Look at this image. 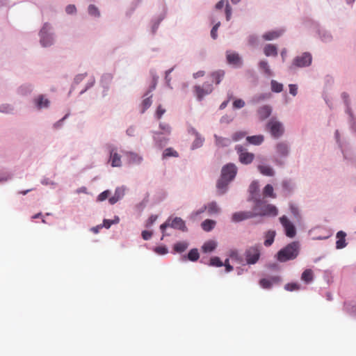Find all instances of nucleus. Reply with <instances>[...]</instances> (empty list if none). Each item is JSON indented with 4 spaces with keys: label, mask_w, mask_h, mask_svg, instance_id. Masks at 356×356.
<instances>
[{
    "label": "nucleus",
    "mask_w": 356,
    "mask_h": 356,
    "mask_svg": "<svg viewBox=\"0 0 356 356\" xmlns=\"http://www.w3.org/2000/svg\"><path fill=\"white\" fill-rule=\"evenodd\" d=\"M237 173V168L234 163H228L222 167L221 177L228 181H232Z\"/></svg>",
    "instance_id": "39448f33"
},
{
    "label": "nucleus",
    "mask_w": 356,
    "mask_h": 356,
    "mask_svg": "<svg viewBox=\"0 0 356 356\" xmlns=\"http://www.w3.org/2000/svg\"><path fill=\"white\" fill-rule=\"evenodd\" d=\"M299 252V244L297 242H292L286 247L281 249L277 254V259L280 262H285L294 259Z\"/></svg>",
    "instance_id": "f03ea898"
},
{
    "label": "nucleus",
    "mask_w": 356,
    "mask_h": 356,
    "mask_svg": "<svg viewBox=\"0 0 356 356\" xmlns=\"http://www.w3.org/2000/svg\"><path fill=\"white\" fill-rule=\"evenodd\" d=\"M224 265L225 266V270H226L227 272H230L231 270H233V267L229 264L228 259H227L225 261Z\"/></svg>",
    "instance_id": "69168bd1"
},
{
    "label": "nucleus",
    "mask_w": 356,
    "mask_h": 356,
    "mask_svg": "<svg viewBox=\"0 0 356 356\" xmlns=\"http://www.w3.org/2000/svg\"><path fill=\"white\" fill-rule=\"evenodd\" d=\"M248 43L250 45L254 46L257 43V38L254 35H250L248 38Z\"/></svg>",
    "instance_id": "680f3d73"
},
{
    "label": "nucleus",
    "mask_w": 356,
    "mask_h": 356,
    "mask_svg": "<svg viewBox=\"0 0 356 356\" xmlns=\"http://www.w3.org/2000/svg\"><path fill=\"white\" fill-rule=\"evenodd\" d=\"M277 152L282 156H286L289 153L288 145L284 143H280L277 145Z\"/></svg>",
    "instance_id": "7c9ffc66"
},
{
    "label": "nucleus",
    "mask_w": 356,
    "mask_h": 356,
    "mask_svg": "<svg viewBox=\"0 0 356 356\" xmlns=\"http://www.w3.org/2000/svg\"><path fill=\"white\" fill-rule=\"evenodd\" d=\"M312 56L311 54L305 52L300 56H298L293 60V62L289 67L290 70H293L296 67H305L312 64Z\"/></svg>",
    "instance_id": "7ed1b4c3"
},
{
    "label": "nucleus",
    "mask_w": 356,
    "mask_h": 356,
    "mask_svg": "<svg viewBox=\"0 0 356 356\" xmlns=\"http://www.w3.org/2000/svg\"><path fill=\"white\" fill-rule=\"evenodd\" d=\"M49 100L47 99H44L42 95H40L35 99V104L38 108L47 107L49 105Z\"/></svg>",
    "instance_id": "473e14b6"
},
{
    "label": "nucleus",
    "mask_w": 356,
    "mask_h": 356,
    "mask_svg": "<svg viewBox=\"0 0 356 356\" xmlns=\"http://www.w3.org/2000/svg\"><path fill=\"white\" fill-rule=\"evenodd\" d=\"M227 60L229 64L236 67H240L242 65L241 57L235 52L227 51Z\"/></svg>",
    "instance_id": "9b49d317"
},
{
    "label": "nucleus",
    "mask_w": 356,
    "mask_h": 356,
    "mask_svg": "<svg viewBox=\"0 0 356 356\" xmlns=\"http://www.w3.org/2000/svg\"><path fill=\"white\" fill-rule=\"evenodd\" d=\"M226 1H227L225 0H220L216 3V8L218 10L222 8V7L225 6V3L226 4Z\"/></svg>",
    "instance_id": "338daca9"
},
{
    "label": "nucleus",
    "mask_w": 356,
    "mask_h": 356,
    "mask_svg": "<svg viewBox=\"0 0 356 356\" xmlns=\"http://www.w3.org/2000/svg\"><path fill=\"white\" fill-rule=\"evenodd\" d=\"M314 278V273L311 269L305 270L301 276V279L306 283L311 282Z\"/></svg>",
    "instance_id": "c756f323"
},
{
    "label": "nucleus",
    "mask_w": 356,
    "mask_h": 356,
    "mask_svg": "<svg viewBox=\"0 0 356 356\" xmlns=\"http://www.w3.org/2000/svg\"><path fill=\"white\" fill-rule=\"evenodd\" d=\"M246 135L245 131H238L232 134V138L233 141L236 142L245 138Z\"/></svg>",
    "instance_id": "ea45409f"
},
{
    "label": "nucleus",
    "mask_w": 356,
    "mask_h": 356,
    "mask_svg": "<svg viewBox=\"0 0 356 356\" xmlns=\"http://www.w3.org/2000/svg\"><path fill=\"white\" fill-rule=\"evenodd\" d=\"M199 257H200V254H199L197 249L194 248L189 251L187 257L183 256L182 259L184 261H186V259H188V260H190L191 261H196L199 259Z\"/></svg>",
    "instance_id": "4be33fe9"
},
{
    "label": "nucleus",
    "mask_w": 356,
    "mask_h": 356,
    "mask_svg": "<svg viewBox=\"0 0 356 356\" xmlns=\"http://www.w3.org/2000/svg\"><path fill=\"white\" fill-rule=\"evenodd\" d=\"M259 183L256 181H252L249 187L250 197L249 201H254L255 198H259Z\"/></svg>",
    "instance_id": "ddd939ff"
},
{
    "label": "nucleus",
    "mask_w": 356,
    "mask_h": 356,
    "mask_svg": "<svg viewBox=\"0 0 356 356\" xmlns=\"http://www.w3.org/2000/svg\"><path fill=\"white\" fill-rule=\"evenodd\" d=\"M216 222L213 220L207 219L202 222V227L206 232L211 231L215 226Z\"/></svg>",
    "instance_id": "2f4dec72"
},
{
    "label": "nucleus",
    "mask_w": 356,
    "mask_h": 356,
    "mask_svg": "<svg viewBox=\"0 0 356 356\" xmlns=\"http://www.w3.org/2000/svg\"><path fill=\"white\" fill-rule=\"evenodd\" d=\"M246 140L248 143L254 145H259L264 141V136L262 135H256L252 136H247Z\"/></svg>",
    "instance_id": "aec40b11"
},
{
    "label": "nucleus",
    "mask_w": 356,
    "mask_h": 356,
    "mask_svg": "<svg viewBox=\"0 0 356 356\" xmlns=\"http://www.w3.org/2000/svg\"><path fill=\"white\" fill-rule=\"evenodd\" d=\"M275 236V232L273 230H269L266 233L264 245L270 246L273 244Z\"/></svg>",
    "instance_id": "a878e982"
},
{
    "label": "nucleus",
    "mask_w": 356,
    "mask_h": 356,
    "mask_svg": "<svg viewBox=\"0 0 356 356\" xmlns=\"http://www.w3.org/2000/svg\"><path fill=\"white\" fill-rule=\"evenodd\" d=\"M179 156L178 152L174 150L172 148L169 147L164 150L163 153V158L165 159L170 156L177 157Z\"/></svg>",
    "instance_id": "4c0bfd02"
},
{
    "label": "nucleus",
    "mask_w": 356,
    "mask_h": 356,
    "mask_svg": "<svg viewBox=\"0 0 356 356\" xmlns=\"http://www.w3.org/2000/svg\"><path fill=\"white\" fill-rule=\"evenodd\" d=\"M127 156L128 159V161L131 164L134 163H140L142 161V157L138 154L134 152H128L127 153Z\"/></svg>",
    "instance_id": "bb28decb"
},
{
    "label": "nucleus",
    "mask_w": 356,
    "mask_h": 356,
    "mask_svg": "<svg viewBox=\"0 0 356 356\" xmlns=\"http://www.w3.org/2000/svg\"><path fill=\"white\" fill-rule=\"evenodd\" d=\"M346 233L343 231H339L337 234V241L336 242V247L337 249H341L346 247Z\"/></svg>",
    "instance_id": "a211bd4d"
},
{
    "label": "nucleus",
    "mask_w": 356,
    "mask_h": 356,
    "mask_svg": "<svg viewBox=\"0 0 356 356\" xmlns=\"http://www.w3.org/2000/svg\"><path fill=\"white\" fill-rule=\"evenodd\" d=\"M282 33H283V31H282V30L270 31L268 32L265 33L262 35V38L265 40H273L278 38L280 36H281L282 35Z\"/></svg>",
    "instance_id": "2eb2a0df"
},
{
    "label": "nucleus",
    "mask_w": 356,
    "mask_h": 356,
    "mask_svg": "<svg viewBox=\"0 0 356 356\" xmlns=\"http://www.w3.org/2000/svg\"><path fill=\"white\" fill-rule=\"evenodd\" d=\"M155 252L159 254H165L168 252V250L165 247L159 246L155 248Z\"/></svg>",
    "instance_id": "bf43d9fd"
},
{
    "label": "nucleus",
    "mask_w": 356,
    "mask_h": 356,
    "mask_svg": "<svg viewBox=\"0 0 356 356\" xmlns=\"http://www.w3.org/2000/svg\"><path fill=\"white\" fill-rule=\"evenodd\" d=\"M280 221L284 228L286 235L289 238H293L296 234V227L285 216L280 217Z\"/></svg>",
    "instance_id": "423d86ee"
},
{
    "label": "nucleus",
    "mask_w": 356,
    "mask_h": 356,
    "mask_svg": "<svg viewBox=\"0 0 356 356\" xmlns=\"http://www.w3.org/2000/svg\"><path fill=\"white\" fill-rule=\"evenodd\" d=\"M285 289L287 291H295L299 289V285L296 283H289L285 285Z\"/></svg>",
    "instance_id": "8fccbe9b"
},
{
    "label": "nucleus",
    "mask_w": 356,
    "mask_h": 356,
    "mask_svg": "<svg viewBox=\"0 0 356 356\" xmlns=\"http://www.w3.org/2000/svg\"><path fill=\"white\" fill-rule=\"evenodd\" d=\"M48 27H49V25L47 24H45L41 31V33H43V31ZM40 42L43 47H48L52 44L53 38L51 36L44 35H43V33H42Z\"/></svg>",
    "instance_id": "f3484780"
},
{
    "label": "nucleus",
    "mask_w": 356,
    "mask_h": 356,
    "mask_svg": "<svg viewBox=\"0 0 356 356\" xmlns=\"http://www.w3.org/2000/svg\"><path fill=\"white\" fill-rule=\"evenodd\" d=\"M220 25V22H218L213 26V27L212 28V29L211 31V36L214 40H216L218 37L217 31H218V29Z\"/></svg>",
    "instance_id": "c03bdc74"
},
{
    "label": "nucleus",
    "mask_w": 356,
    "mask_h": 356,
    "mask_svg": "<svg viewBox=\"0 0 356 356\" xmlns=\"http://www.w3.org/2000/svg\"><path fill=\"white\" fill-rule=\"evenodd\" d=\"M170 227L174 229H177L181 231L186 230L185 222L181 218L179 217H176L172 220L170 223Z\"/></svg>",
    "instance_id": "dca6fc26"
},
{
    "label": "nucleus",
    "mask_w": 356,
    "mask_h": 356,
    "mask_svg": "<svg viewBox=\"0 0 356 356\" xmlns=\"http://www.w3.org/2000/svg\"><path fill=\"white\" fill-rule=\"evenodd\" d=\"M260 250L257 246H252L248 248L245 252V258L249 264H255L259 259Z\"/></svg>",
    "instance_id": "0eeeda50"
},
{
    "label": "nucleus",
    "mask_w": 356,
    "mask_h": 356,
    "mask_svg": "<svg viewBox=\"0 0 356 356\" xmlns=\"http://www.w3.org/2000/svg\"><path fill=\"white\" fill-rule=\"evenodd\" d=\"M108 148L110 154L111 166L120 167L122 165L121 156L118 153L117 148L112 145H108Z\"/></svg>",
    "instance_id": "1a4fd4ad"
},
{
    "label": "nucleus",
    "mask_w": 356,
    "mask_h": 356,
    "mask_svg": "<svg viewBox=\"0 0 356 356\" xmlns=\"http://www.w3.org/2000/svg\"><path fill=\"white\" fill-rule=\"evenodd\" d=\"M206 208L209 213H217L220 211L219 207L215 202L209 203Z\"/></svg>",
    "instance_id": "58836bf2"
},
{
    "label": "nucleus",
    "mask_w": 356,
    "mask_h": 356,
    "mask_svg": "<svg viewBox=\"0 0 356 356\" xmlns=\"http://www.w3.org/2000/svg\"><path fill=\"white\" fill-rule=\"evenodd\" d=\"M259 67L266 75L271 76L272 72L269 67L268 63L266 60H261L259 63Z\"/></svg>",
    "instance_id": "72a5a7b5"
},
{
    "label": "nucleus",
    "mask_w": 356,
    "mask_h": 356,
    "mask_svg": "<svg viewBox=\"0 0 356 356\" xmlns=\"http://www.w3.org/2000/svg\"><path fill=\"white\" fill-rule=\"evenodd\" d=\"M259 172L265 176H273L274 171L273 168L268 165H260L258 166Z\"/></svg>",
    "instance_id": "c85d7f7f"
},
{
    "label": "nucleus",
    "mask_w": 356,
    "mask_h": 356,
    "mask_svg": "<svg viewBox=\"0 0 356 356\" xmlns=\"http://www.w3.org/2000/svg\"><path fill=\"white\" fill-rule=\"evenodd\" d=\"M188 247V243L186 241H181L175 243L173 246V250L178 253L184 252Z\"/></svg>",
    "instance_id": "cd10ccee"
},
{
    "label": "nucleus",
    "mask_w": 356,
    "mask_h": 356,
    "mask_svg": "<svg viewBox=\"0 0 356 356\" xmlns=\"http://www.w3.org/2000/svg\"><path fill=\"white\" fill-rule=\"evenodd\" d=\"M245 106V102L241 99H237L233 102V107L234 108H241Z\"/></svg>",
    "instance_id": "49530a36"
},
{
    "label": "nucleus",
    "mask_w": 356,
    "mask_h": 356,
    "mask_svg": "<svg viewBox=\"0 0 356 356\" xmlns=\"http://www.w3.org/2000/svg\"><path fill=\"white\" fill-rule=\"evenodd\" d=\"M255 217L252 211H238L233 213L232 220L233 222H238L244 220Z\"/></svg>",
    "instance_id": "9d476101"
},
{
    "label": "nucleus",
    "mask_w": 356,
    "mask_h": 356,
    "mask_svg": "<svg viewBox=\"0 0 356 356\" xmlns=\"http://www.w3.org/2000/svg\"><path fill=\"white\" fill-rule=\"evenodd\" d=\"M268 128L269 129L271 135L274 138H279L283 134L284 128L282 124L277 120H270L268 123Z\"/></svg>",
    "instance_id": "6e6552de"
},
{
    "label": "nucleus",
    "mask_w": 356,
    "mask_h": 356,
    "mask_svg": "<svg viewBox=\"0 0 356 356\" xmlns=\"http://www.w3.org/2000/svg\"><path fill=\"white\" fill-rule=\"evenodd\" d=\"M154 140L157 145H159L160 147H162L163 146L165 145L168 141L167 138H164L163 139H159V138L156 137V136H154Z\"/></svg>",
    "instance_id": "6e6d98bb"
},
{
    "label": "nucleus",
    "mask_w": 356,
    "mask_h": 356,
    "mask_svg": "<svg viewBox=\"0 0 356 356\" xmlns=\"http://www.w3.org/2000/svg\"><path fill=\"white\" fill-rule=\"evenodd\" d=\"M212 90L211 85H208L205 88H201L199 86L195 87V92L199 100H202L205 95L210 94Z\"/></svg>",
    "instance_id": "f8f14e48"
},
{
    "label": "nucleus",
    "mask_w": 356,
    "mask_h": 356,
    "mask_svg": "<svg viewBox=\"0 0 356 356\" xmlns=\"http://www.w3.org/2000/svg\"><path fill=\"white\" fill-rule=\"evenodd\" d=\"M216 248V242H214L213 241H209L206 242L203 245L202 250L204 252H211L213 250H214Z\"/></svg>",
    "instance_id": "f704fd0d"
},
{
    "label": "nucleus",
    "mask_w": 356,
    "mask_h": 356,
    "mask_svg": "<svg viewBox=\"0 0 356 356\" xmlns=\"http://www.w3.org/2000/svg\"><path fill=\"white\" fill-rule=\"evenodd\" d=\"M290 210L293 216L297 219L299 220L300 218V214H299V210L297 207H296L293 204L290 205Z\"/></svg>",
    "instance_id": "a18cd8bd"
},
{
    "label": "nucleus",
    "mask_w": 356,
    "mask_h": 356,
    "mask_svg": "<svg viewBox=\"0 0 356 356\" xmlns=\"http://www.w3.org/2000/svg\"><path fill=\"white\" fill-rule=\"evenodd\" d=\"M225 15H226V19L227 21H229L231 18V15H232V8L231 6H229L228 1H226V5H225Z\"/></svg>",
    "instance_id": "864d4df0"
},
{
    "label": "nucleus",
    "mask_w": 356,
    "mask_h": 356,
    "mask_svg": "<svg viewBox=\"0 0 356 356\" xmlns=\"http://www.w3.org/2000/svg\"><path fill=\"white\" fill-rule=\"evenodd\" d=\"M280 277H273L270 280L268 279H261L259 282V284L261 287L264 289H270L272 286V282H279Z\"/></svg>",
    "instance_id": "5701e85b"
},
{
    "label": "nucleus",
    "mask_w": 356,
    "mask_h": 356,
    "mask_svg": "<svg viewBox=\"0 0 356 356\" xmlns=\"http://www.w3.org/2000/svg\"><path fill=\"white\" fill-rule=\"evenodd\" d=\"M165 110L162 108V106L160 105L158 106L157 109H156V117L157 118L158 120L161 119L162 115L165 113Z\"/></svg>",
    "instance_id": "5fc2aeb1"
},
{
    "label": "nucleus",
    "mask_w": 356,
    "mask_h": 356,
    "mask_svg": "<svg viewBox=\"0 0 356 356\" xmlns=\"http://www.w3.org/2000/svg\"><path fill=\"white\" fill-rule=\"evenodd\" d=\"M67 13L72 14L76 12V7L74 5H69L65 9Z\"/></svg>",
    "instance_id": "e2e57ef3"
},
{
    "label": "nucleus",
    "mask_w": 356,
    "mask_h": 356,
    "mask_svg": "<svg viewBox=\"0 0 356 356\" xmlns=\"http://www.w3.org/2000/svg\"><path fill=\"white\" fill-rule=\"evenodd\" d=\"M229 182L230 181L226 180L225 179H223L222 177L218 181L217 188L218 189L220 195H222L225 193L227 185Z\"/></svg>",
    "instance_id": "412c9836"
},
{
    "label": "nucleus",
    "mask_w": 356,
    "mask_h": 356,
    "mask_svg": "<svg viewBox=\"0 0 356 356\" xmlns=\"http://www.w3.org/2000/svg\"><path fill=\"white\" fill-rule=\"evenodd\" d=\"M253 207V213L257 216H276L277 215V209L275 206L266 204L265 201L261 198H255Z\"/></svg>",
    "instance_id": "f257e3e1"
},
{
    "label": "nucleus",
    "mask_w": 356,
    "mask_h": 356,
    "mask_svg": "<svg viewBox=\"0 0 356 356\" xmlns=\"http://www.w3.org/2000/svg\"><path fill=\"white\" fill-rule=\"evenodd\" d=\"M264 53L266 56H277V48L274 44H268L264 48Z\"/></svg>",
    "instance_id": "6ab92c4d"
},
{
    "label": "nucleus",
    "mask_w": 356,
    "mask_h": 356,
    "mask_svg": "<svg viewBox=\"0 0 356 356\" xmlns=\"http://www.w3.org/2000/svg\"><path fill=\"white\" fill-rule=\"evenodd\" d=\"M88 13L90 15L93 16H99V12L97 7H95L94 5H90L88 7Z\"/></svg>",
    "instance_id": "de8ad7c7"
},
{
    "label": "nucleus",
    "mask_w": 356,
    "mask_h": 356,
    "mask_svg": "<svg viewBox=\"0 0 356 356\" xmlns=\"http://www.w3.org/2000/svg\"><path fill=\"white\" fill-rule=\"evenodd\" d=\"M119 200L122 199L124 195V189L122 187H118L115 189V194Z\"/></svg>",
    "instance_id": "603ef678"
},
{
    "label": "nucleus",
    "mask_w": 356,
    "mask_h": 356,
    "mask_svg": "<svg viewBox=\"0 0 356 356\" xmlns=\"http://www.w3.org/2000/svg\"><path fill=\"white\" fill-rule=\"evenodd\" d=\"M159 127H160L161 129L163 130V131L161 133V134H170L171 129L168 124L161 123L159 124Z\"/></svg>",
    "instance_id": "3c124183"
},
{
    "label": "nucleus",
    "mask_w": 356,
    "mask_h": 356,
    "mask_svg": "<svg viewBox=\"0 0 356 356\" xmlns=\"http://www.w3.org/2000/svg\"><path fill=\"white\" fill-rule=\"evenodd\" d=\"M113 223H114V221L105 219L103 221V225L102 226L106 227V228H107V229H108L111 226V225L113 224Z\"/></svg>",
    "instance_id": "0e129e2a"
},
{
    "label": "nucleus",
    "mask_w": 356,
    "mask_h": 356,
    "mask_svg": "<svg viewBox=\"0 0 356 356\" xmlns=\"http://www.w3.org/2000/svg\"><path fill=\"white\" fill-rule=\"evenodd\" d=\"M110 193H111L108 190L104 191L98 195L97 200L102 202L106 200L108 197Z\"/></svg>",
    "instance_id": "09e8293b"
},
{
    "label": "nucleus",
    "mask_w": 356,
    "mask_h": 356,
    "mask_svg": "<svg viewBox=\"0 0 356 356\" xmlns=\"http://www.w3.org/2000/svg\"><path fill=\"white\" fill-rule=\"evenodd\" d=\"M119 200H120L118 197H116L115 195L108 199V202L111 204H114Z\"/></svg>",
    "instance_id": "774afa93"
},
{
    "label": "nucleus",
    "mask_w": 356,
    "mask_h": 356,
    "mask_svg": "<svg viewBox=\"0 0 356 356\" xmlns=\"http://www.w3.org/2000/svg\"><path fill=\"white\" fill-rule=\"evenodd\" d=\"M216 144L220 147H227L231 144L230 139L215 135Z\"/></svg>",
    "instance_id": "b1692460"
},
{
    "label": "nucleus",
    "mask_w": 356,
    "mask_h": 356,
    "mask_svg": "<svg viewBox=\"0 0 356 356\" xmlns=\"http://www.w3.org/2000/svg\"><path fill=\"white\" fill-rule=\"evenodd\" d=\"M235 149L238 154V159L241 163L248 165L251 163L254 160V154L247 152L243 146L236 145Z\"/></svg>",
    "instance_id": "20e7f679"
},
{
    "label": "nucleus",
    "mask_w": 356,
    "mask_h": 356,
    "mask_svg": "<svg viewBox=\"0 0 356 356\" xmlns=\"http://www.w3.org/2000/svg\"><path fill=\"white\" fill-rule=\"evenodd\" d=\"M271 89L273 92H280L283 90V85L275 80L271 81Z\"/></svg>",
    "instance_id": "a19ab883"
},
{
    "label": "nucleus",
    "mask_w": 356,
    "mask_h": 356,
    "mask_svg": "<svg viewBox=\"0 0 356 356\" xmlns=\"http://www.w3.org/2000/svg\"><path fill=\"white\" fill-rule=\"evenodd\" d=\"M271 113V108L268 106H261L258 110V114L261 120L267 118Z\"/></svg>",
    "instance_id": "393cba45"
},
{
    "label": "nucleus",
    "mask_w": 356,
    "mask_h": 356,
    "mask_svg": "<svg viewBox=\"0 0 356 356\" xmlns=\"http://www.w3.org/2000/svg\"><path fill=\"white\" fill-rule=\"evenodd\" d=\"M263 195L265 197H270L272 198H275L276 197L275 194L273 192V187L270 184H267L264 190H263Z\"/></svg>",
    "instance_id": "c9c22d12"
},
{
    "label": "nucleus",
    "mask_w": 356,
    "mask_h": 356,
    "mask_svg": "<svg viewBox=\"0 0 356 356\" xmlns=\"http://www.w3.org/2000/svg\"><path fill=\"white\" fill-rule=\"evenodd\" d=\"M210 265L217 267H220L223 266L222 261L218 257H213L210 259Z\"/></svg>",
    "instance_id": "37998d69"
},
{
    "label": "nucleus",
    "mask_w": 356,
    "mask_h": 356,
    "mask_svg": "<svg viewBox=\"0 0 356 356\" xmlns=\"http://www.w3.org/2000/svg\"><path fill=\"white\" fill-rule=\"evenodd\" d=\"M152 99L151 97H147L144 99L142 102L141 106H142V113H144L151 105H152Z\"/></svg>",
    "instance_id": "79ce46f5"
},
{
    "label": "nucleus",
    "mask_w": 356,
    "mask_h": 356,
    "mask_svg": "<svg viewBox=\"0 0 356 356\" xmlns=\"http://www.w3.org/2000/svg\"><path fill=\"white\" fill-rule=\"evenodd\" d=\"M224 72L223 71H217L213 73H212L211 76L213 78L212 81L215 82L216 84H219L224 76Z\"/></svg>",
    "instance_id": "e433bc0d"
},
{
    "label": "nucleus",
    "mask_w": 356,
    "mask_h": 356,
    "mask_svg": "<svg viewBox=\"0 0 356 356\" xmlns=\"http://www.w3.org/2000/svg\"><path fill=\"white\" fill-rule=\"evenodd\" d=\"M289 87V92L293 95L296 96L298 92V86L295 84H290Z\"/></svg>",
    "instance_id": "13d9d810"
},
{
    "label": "nucleus",
    "mask_w": 356,
    "mask_h": 356,
    "mask_svg": "<svg viewBox=\"0 0 356 356\" xmlns=\"http://www.w3.org/2000/svg\"><path fill=\"white\" fill-rule=\"evenodd\" d=\"M189 132L195 136V139L192 144V149H194L202 147L204 141V138H202L193 128H191L189 130Z\"/></svg>",
    "instance_id": "4468645a"
},
{
    "label": "nucleus",
    "mask_w": 356,
    "mask_h": 356,
    "mask_svg": "<svg viewBox=\"0 0 356 356\" xmlns=\"http://www.w3.org/2000/svg\"><path fill=\"white\" fill-rule=\"evenodd\" d=\"M152 236V232L149 231H143L142 237L144 240H149Z\"/></svg>",
    "instance_id": "052dcab7"
},
{
    "label": "nucleus",
    "mask_w": 356,
    "mask_h": 356,
    "mask_svg": "<svg viewBox=\"0 0 356 356\" xmlns=\"http://www.w3.org/2000/svg\"><path fill=\"white\" fill-rule=\"evenodd\" d=\"M157 219V216L156 215H152L149 218L148 220H147V222H146V227H151L154 223V222Z\"/></svg>",
    "instance_id": "4d7b16f0"
}]
</instances>
